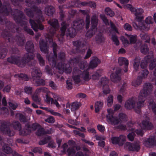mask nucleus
<instances>
[{
  "label": "nucleus",
  "mask_w": 156,
  "mask_h": 156,
  "mask_svg": "<svg viewBox=\"0 0 156 156\" xmlns=\"http://www.w3.org/2000/svg\"><path fill=\"white\" fill-rule=\"evenodd\" d=\"M25 49L28 53L25 55L23 58L19 56L12 55L7 58L8 62L16 64L19 67H24L27 63L34 58V46L33 42L31 41L27 42Z\"/></svg>",
  "instance_id": "20e7f679"
},
{
  "label": "nucleus",
  "mask_w": 156,
  "mask_h": 156,
  "mask_svg": "<svg viewBox=\"0 0 156 156\" xmlns=\"http://www.w3.org/2000/svg\"><path fill=\"white\" fill-rule=\"evenodd\" d=\"M142 80L141 77L138 76L136 79L133 80L132 82V85L136 87L140 85L142 83Z\"/></svg>",
  "instance_id": "37998d69"
},
{
  "label": "nucleus",
  "mask_w": 156,
  "mask_h": 156,
  "mask_svg": "<svg viewBox=\"0 0 156 156\" xmlns=\"http://www.w3.org/2000/svg\"><path fill=\"white\" fill-rule=\"evenodd\" d=\"M81 76L82 79L86 81H88L91 79L89 76V72L87 70L84 71L82 73H81Z\"/></svg>",
  "instance_id": "58836bf2"
},
{
  "label": "nucleus",
  "mask_w": 156,
  "mask_h": 156,
  "mask_svg": "<svg viewBox=\"0 0 156 156\" xmlns=\"http://www.w3.org/2000/svg\"><path fill=\"white\" fill-rule=\"evenodd\" d=\"M130 130L131 131V133L128 135L127 137L129 140L132 141L133 140L135 136V130L134 129L132 128Z\"/></svg>",
  "instance_id": "de8ad7c7"
},
{
  "label": "nucleus",
  "mask_w": 156,
  "mask_h": 156,
  "mask_svg": "<svg viewBox=\"0 0 156 156\" xmlns=\"http://www.w3.org/2000/svg\"><path fill=\"white\" fill-rule=\"evenodd\" d=\"M87 43V40L85 39H81L73 42V45L78 48L83 47Z\"/></svg>",
  "instance_id": "7c9ffc66"
},
{
  "label": "nucleus",
  "mask_w": 156,
  "mask_h": 156,
  "mask_svg": "<svg viewBox=\"0 0 156 156\" xmlns=\"http://www.w3.org/2000/svg\"><path fill=\"white\" fill-rule=\"evenodd\" d=\"M82 59L81 57H78L71 59L69 62V64L62 65V62L61 63H58L57 66H56V61L57 59V57L56 58L55 57V65L50 64L52 66L55 67L56 69H57L58 72L60 73H63L64 72H65L66 73H71L72 70V69L70 65L73 66H76L78 65L80 68V69H83L87 66V61H83L80 62L81 61Z\"/></svg>",
  "instance_id": "0eeeda50"
},
{
  "label": "nucleus",
  "mask_w": 156,
  "mask_h": 156,
  "mask_svg": "<svg viewBox=\"0 0 156 156\" xmlns=\"http://www.w3.org/2000/svg\"><path fill=\"white\" fill-rule=\"evenodd\" d=\"M120 39L122 41L123 44L124 46H126L129 44V42L128 40L124 37H121L120 38Z\"/></svg>",
  "instance_id": "680f3d73"
},
{
  "label": "nucleus",
  "mask_w": 156,
  "mask_h": 156,
  "mask_svg": "<svg viewBox=\"0 0 156 156\" xmlns=\"http://www.w3.org/2000/svg\"><path fill=\"white\" fill-rule=\"evenodd\" d=\"M90 16L87 15L86 18L85 25L86 29H88L89 27L90 23Z\"/></svg>",
  "instance_id": "052dcab7"
},
{
  "label": "nucleus",
  "mask_w": 156,
  "mask_h": 156,
  "mask_svg": "<svg viewBox=\"0 0 156 156\" xmlns=\"http://www.w3.org/2000/svg\"><path fill=\"white\" fill-rule=\"evenodd\" d=\"M81 71L77 68H74L73 69V79L76 83H80L81 81Z\"/></svg>",
  "instance_id": "dca6fc26"
},
{
  "label": "nucleus",
  "mask_w": 156,
  "mask_h": 156,
  "mask_svg": "<svg viewBox=\"0 0 156 156\" xmlns=\"http://www.w3.org/2000/svg\"><path fill=\"white\" fill-rule=\"evenodd\" d=\"M45 132L43 128H39L36 133V135L38 136H41L44 134Z\"/></svg>",
  "instance_id": "0e129e2a"
},
{
  "label": "nucleus",
  "mask_w": 156,
  "mask_h": 156,
  "mask_svg": "<svg viewBox=\"0 0 156 156\" xmlns=\"http://www.w3.org/2000/svg\"><path fill=\"white\" fill-rule=\"evenodd\" d=\"M45 70L46 73L49 75L50 76L53 75L52 69L48 66H46Z\"/></svg>",
  "instance_id": "69168bd1"
},
{
  "label": "nucleus",
  "mask_w": 156,
  "mask_h": 156,
  "mask_svg": "<svg viewBox=\"0 0 156 156\" xmlns=\"http://www.w3.org/2000/svg\"><path fill=\"white\" fill-rule=\"evenodd\" d=\"M125 148L130 151H138L140 149V147L139 142L132 144L129 142H126L124 145Z\"/></svg>",
  "instance_id": "f3484780"
},
{
  "label": "nucleus",
  "mask_w": 156,
  "mask_h": 156,
  "mask_svg": "<svg viewBox=\"0 0 156 156\" xmlns=\"http://www.w3.org/2000/svg\"><path fill=\"white\" fill-rule=\"evenodd\" d=\"M14 77H18L22 79L23 80L26 81L28 79V78L27 76L23 74L15 75H14Z\"/></svg>",
  "instance_id": "5fc2aeb1"
},
{
  "label": "nucleus",
  "mask_w": 156,
  "mask_h": 156,
  "mask_svg": "<svg viewBox=\"0 0 156 156\" xmlns=\"http://www.w3.org/2000/svg\"><path fill=\"white\" fill-rule=\"evenodd\" d=\"M16 115L19 117V119L21 122H27V119L24 115L20 113L17 114Z\"/></svg>",
  "instance_id": "13d9d810"
},
{
  "label": "nucleus",
  "mask_w": 156,
  "mask_h": 156,
  "mask_svg": "<svg viewBox=\"0 0 156 156\" xmlns=\"http://www.w3.org/2000/svg\"><path fill=\"white\" fill-rule=\"evenodd\" d=\"M149 73V72L147 69L144 70L140 73L141 76H139L141 77L142 79L143 78H145L147 76Z\"/></svg>",
  "instance_id": "6e6d98bb"
},
{
  "label": "nucleus",
  "mask_w": 156,
  "mask_h": 156,
  "mask_svg": "<svg viewBox=\"0 0 156 156\" xmlns=\"http://www.w3.org/2000/svg\"><path fill=\"white\" fill-rule=\"evenodd\" d=\"M84 22L83 20H75L73 21V27L68 28L66 32L67 36L73 37L75 35L76 30H79L82 29L84 25Z\"/></svg>",
  "instance_id": "1a4fd4ad"
},
{
  "label": "nucleus",
  "mask_w": 156,
  "mask_h": 156,
  "mask_svg": "<svg viewBox=\"0 0 156 156\" xmlns=\"http://www.w3.org/2000/svg\"><path fill=\"white\" fill-rule=\"evenodd\" d=\"M103 105V103L101 101H97L95 104V111L96 112H98L102 109Z\"/></svg>",
  "instance_id": "79ce46f5"
},
{
  "label": "nucleus",
  "mask_w": 156,
  "mask_h": 156,
  "mask_svg": "<svg viewBox=\"0 0 156 156\" xmlns=\"http://www.w3.org/2000/svg\"><path fill=\"white\" fill-rule=\"evenodd\" d=\"M100 17L106 25H108L109 26H110L113 30L118 33V31L117 30L116 28L115 25L111 21H110V22H109L104 14H101L100 15Z\"/></svg>",
  "instance_id": "a878e982"
},
{
  "label": "nucleus",
  "mask_w": 156,
  "mask_h": 156,
  "mask_svg": "<svg viewBox=\"0 0 156 156\" xmlns=\"http://www.w3.org/2000/svg\"><path fill=\"white\" fill-rule=\"evenodd\" d=\"M48 23L52 27H50V29L48 28V31L49 34H47L45 37L48 41H49V43L53 48V53H51L50 55L47 57V58L49 64L51 65H55V57L56 58L57 57L56 50L57 45L55 42L53 41L52 38L54 37V35L59 28V25L58 20L55 19L49 20Z\"/></svg>",
  "instance_id": "39448f33"
},
{
  "label": "nucleus",
  "mask_w": 156,
  "mask_h": 156,
  "mask_svg": "<svg viewBox=\"0 0 156 156\" xmlns=\"http://www.w3.org/2000/svg\"><path fill=\"white\" fill-rule=\"evenodd\" d=\"M108 83V79L105 77H102L101 80V85L103 86V92L105 94L110 93V90L108 85L107 84Z\"/></svg>",
  "instance_id": "6ab92c4d"
},
{
  "label": "nucleus",
  "mask_w": 156,
  "mask_h": 156,
  "mask_svg": "<svg viewBox=\"0 0 156 156\" xmlns=\"http://www.w3.org/2000/svg\"><path fill=\"white\" fill-rule=\"evenodd\" d=\"M140 58L139 57H136L133 60V67L134 70L136 71L139 67Z\"/></svg>",
  "instance_id": "c9c22d12"
},
{
  "label": "nucleus",
  "mask_w": 156,
  "mask_h": 156,
  "mask_svg": "<svg viewBox=\"0 0 156 156\" xmlns=\"http://www.w3.org/2000/svg\"><path fill=\"white\" fill-rule=\"evenodd\" d=\"M39 44L41 51L44 53H47L48 47L47 46V42H44L43 40L41 39Z\"/></svg>",
  "instance_id": "473e14b6"
},
{
  "label": "nucleus",
  "mask_w": 156,
  "mask_h": 156,
  "mask_svg": "<svg viewBox=\"0 0 156 156\" xmlns=\"http://www.w3.org/2000/svg\"><path fill=\"white\" fill-rule=\"evenodd\" d=\"M2 150L7 154H10L12 152L13 156H21L15 151L12 152V149L7 144H5L2 147Z\"/></svg>",
  "instance_id": "c85d7f7f"
},
{
  "label": "nucleus",
  "mask_w": 156,
  "mask_h": 156,
  "mask_svg": "<svg viewBox=\"0 0 156 156\" xmlns=\"http://www.w3.org/2000/svg\"><path fill=\"white\" fill-rule=\"evenodd\" d=\"M83 2H81L79 0H76L70 3V6H69V7H80L81 6H83V5L82 4Z\"/></svg>",
  "instance_id": "ea45409f"
},
{
  "label": "nucleus",
  "mask_w": 156,
  "mask_h": 156,
  "mask_svg": "<svg viewBox=\"0 0 156 156\" xmlns=\"http://www.w3.org/2000/svg\"><path fill=\"white\" fill-rule=\"evenodd\" d=\"M62 27L61 28V34L57 36L58 40L60 42H63V36L65 35V31L66 29L68 28L69 25L65 22H63L61 24Z\"/></svg>",
  "instance_id": "4be33fe9"
},
{
  "label": "nucleus",
  "mask_w": 156,
  "mask_h": 156,
  "mask_svg": "<svg viewBox=\"0 0 156 156\" xmlns=\"http://www.w3.org/2000/svg\"><path fill=\"white\" fill-rule=\"evenodd\" d=\"M140 50L142 53L144 54H146L149 51V49L147 46L144 44L141 47Z\"/></svg>",
  "instance_id": "864d4df0"
},
{
  "label": "nucleus",
  "mask_w": 156,
  "mask_h": 156,
  "mask_svg": "<svg viewBox=\"0 0 156 156\" xmlns=\"http://www.w3.org/2000/svg\"><path fill=\"white\" fill-rule=\"evenodd\" d=\"M45 108V109L50 112V113L52 115H55V116H61V114H60L59 113H58V112H54V110H52V109H50L49 108Z\"/></svg>",
  "instance_id": "4d7b16f0"
},
{
  "label": "nucleus",
  "mask_w": 156,
  "mask_h": 156,
  "mask_svg": "<svg viewBox=\"0 0 156 156\" xmlns=\"http://www.w3.org/2000/svg\"><path fill=\"white\" fill-rule=\"evenodd\" d=\"M134 123L132 121L129 122L127 124V126H124L122 124H120L117 126L118 129H120L122 130H124L126 129H128L130 130L132 127L133 126V125L134 124Z\"/></svg>",
  "instance_id": "72a5a7b5"
},
{
  "label": "nucleus",
  "mask_w": 156,
  "mask_h": 156,
  "mask_svg": "<svg viewBox=\"0 0 156 156\" xmlns=\"http://www.w3.org/2000/svg\"><path fill=\"white\" fill-rule=\"evenodd\" d=\"M121 69L119 68H117L116 69L115 73H112L111 76V80L114 82H118L121 80L120 73Z\"/></svg>",
  "instance_id": "412c9836"
},
{
  "label": "nucleus",
  "mask_w": 156,
  "mask_h": 156,
  "mask_svg": "<svg viewBox=\"0 0 156 156\" xmlns=\"http://www.w3.org/2000/svg\"><path fill=\"white\" fill-rule=\"evenodd\" d=\"M5 37L6 36L8 37V40L9 42L11 41L14 42L15 41L19 45L22 46L24 43L25 41V38L23 37H18L17 36L15 38L16 39H13V37L12 34H11L10 32L7 31L5 34Z\"/></svg>",
  "instance_id": "4468645a"
},
{
  "label": "nucleus",
  "mask_w": 156,
  "mask_h": 156,
  "mask_svg": "<svg viewBox=\"0 0 156 156\" xmlns=\"http://www.w3.org/2000/svg\"><path fill=\"white\" fill-rule=\"evenodd\" d=\"M13 13L10 9V6L8 3H5L3 5H2L1 4L0 1V13H2L5 15L10 14L12 15L16 23H18L21 26L23 27L24 30L28 33L33 35V31L26 26L27 22L26 20H24V15L23 12L18 10L16 9L14 13Z\"/></svg>",
  "instance_id": "7ed1b4c3"
},
{
  "label": "nucleus",
  "mask_w": 156,
  "mask_h": 156,
  "mask_svg": "<svg viewBox=\"0 0 156 156\" xmlns=\"http://www.w3.org/2000/svg\"><path fill=\"white\" fill-rule=\"evenodd\" d=\"M32 98L34 101L37 103H40L41 101L40 98L38 97V95L34 93L32 96Z\"/></svg>",
  "instance_id": "bf43d9fd"
},
{
  "label": "nucleus",
  "mask_w": 156,
  "mask_h": 156,
  "mask_svg": "<svg viewBox=\"0 0 156 156\" xmlns=\"http://www.w3.org/2000/svg\"><path fill=\"white\" fill-rule=\"evenodd\" d=\"M107 111L108 115L106 116L107 121L112 125H117L119 122H125L127 120V118L125 114L122 113L119 114V120L116 117L113 116L114 112L113 110L110 108L107 109Z\"/></svg>",
  "instance_id": "6e6552de"
},
{
  "label": "nucleus",
  "mask_w": 156,
  "mask_h": 156,
  "mask_svg": "<svg viewBox=\"0 0 156 156\" xmlns=\"http://www.w3.org/2000/svg\"><path fill=\"white\" fill-rule=\"evenodd\" d=\"M105 13L107 15L109 16L110 17H112L114 15L113 12L109 7L106 8L105 9Z\"/></svg>",
  "instance_id": "3c124183"
},
{
  "label": "nucleus",
  "mask_w": 156,
  "mask_h": 156,
  "mask_svg": "<svg viewBox=\"0 0 156 156\" xmlns=\"http://www.w3.org/2000/svg\"><path fill=\"white\" fill-rule=\"evenodd\" d=\"M100 62V60L97 57H92L88 66V68L92 69L96 67Z\"/></svg>",
  "instance_id": "bb28decb"
},
{
  "label": "nucleus",
  "mask_w": 156,
  "mask_h": 156,
  "mask_svg": "<svg viewBox=\"0 0 156 156\" xmlns=\"http://www.w3.org/2000/svg\"><path fill=\"white\" fill-rule=\"evenodd\" d=\"M39 125L37 123H34L32 125L28 124H27L25 126V131L26 133H28L27 135L30 134L32 131L36 129L39 127Z\"/></svg>",
  "instance_id": "cd10ccee"
},
{
  "label": "nucleus",
  "mask_w": 156,
  "mask_h": 156,
  "mask_svg": "<svg viewBox=\"0 0 156 156\" xmlns=\"http://www.w3.org/2000/svg\"><path fill=\"white\" fill-rule=\"evenodd\" d=\"M81 105V104L80 102H74L72 103L70 108L71 111H75L78 109Z\"/></svg>",
  "instance_id": "e433bc0d"
},
{
  "label": "nucleus",
  "mask_w": 156,
  "mask_h": 156,
  "mask_svg": "<svg viewBox=\"0 0 156 156\" xmlns=\"http://www.w3.org/2000/svg\"><path fill=\"white\" fill-rule=\"evenodd\" d=\"M7 50L5 49L2 50L1 51H0V58H4L6 54Z\"/></svg>",
  "instance_id": "774afa93"
},
{
  "label": "nucleus",
  "mask_w": 156,
  "mask_h": 156,
  "mask_svg": "<svg viewBox=\"0 0 156 156\" xmlns=\"http://www.w3.org/2000/svg\"><path fill=\"white\" fill-rule=\"evenodd\" d=\"M125 35L128 38L129 40V44H133L135 43L137 40V36L132 35H128L125 34Z\"/></svg>",
  "instance_id": "a19ab883"
},
{
  "label": "nucleus",
  "mask_w": 156,
  "mask_h": 156,
  "mask_svg": "<svg viewBox=\"0 0 156 156\" xmlns=\"http://www.w3.org/2000/svg\"><path fill=\"white\" fill-rule=\"evenodd\" d=\"M50 138V137L49 136L46 137L44 140H41L39 142V144L40 145H43L46 144L48 142V140H49Z\"/></svg>",
  "instance_id": "338daca9"
},
{
  "label": "nucleus",
  "mask_w": 156,
  "mask_h": 156,
  "mask_svg": "<svg viewBox=\"0 0 156 156\" xmlns=\"http://www.w3.org/2000/svg\"><path fill=\"white\" fill-rule=\"evenodd\" d=\"M152 85L149 83H144L143 89L141 90L138 97V102H136V98H132L127 100L125 103V107L128 109L133 108L137 113L141 112V108L144 106V101L146 98L151 93Z\"/></svg>",
  "instance_id": "f03ea898"
},
{
  "label": "nucleus",
  "mask_w": 156,
  "mask_h": 156,
  "mask_svg": "<svg viewBox=\"0 0 156 156\" xmlns=\"http://www.w3.org/2000/svg\"><path fill=\"white\" fill-rule=\"evenodd\" d=\"M140 36L143 40H145V42L148 43L149 42L150 38L148 34L143 33L140 34Z\"/></svg>",
  "instance_id": "49530a36"
},
{
  "label": "nucleus",
  "mask_w": 156,
  "mask_h": 156,
  "mask_svg": "<svg viewBox=\"0 0 156 156\" xmlns=\"http://www.w3.org/2000/svg\"><path fill=\"white\" fill-rule=\"evenodd\" d=\"M143 144L147 147H152L156 145V140L154 136H150L149 138L144 140Z\"/></svg>",
  "instance_id": "a211bd4d"
},
{
  "label": "nucleus",
  "mask_w": 156,
  "mask_h": 156,
  "mask_svg": "<svg viewBox=\"0 0 156 156\" xmlns=\"http://www.w3.org/2000/svg\"><path fill=\"white\" fill-rule=\"evenodd\" d=\"M48 91V89L45 87H42L37 88L34 93L38 95L41 92L47 93Z\"/></svg>",
  "instance_id": "a18cd8bd"
},
{
  "label": "nucleus",
  "mask_w": 156,
  "mask_h": 156,
  "mask_svg": "<svg viewBox=\"0 0 156 156\" xmlns=\"http://www.w3.org/2000/svg\"><path fill=\"white\" fill-rule=\"evenodd\" d=\"M149 118L147 117L145 120H143L141 124H140L141 129L144 130L151 129L153 127V125L149 121Z\"/></svg>",
  "instance_id": "393cba45"
},
{
  "label": "nucleus",
  "mask_w": 156,
  "mask_h": 156,
  "mask_svg": "<svg viewBox=\"0 0 156 156\" xmlns=\"http://www.w3.org/2000/svg\"><path fill=\"white\" fill-rule=\"evenodd\" d=\"M153 55L152 51L150 52V55L145 57L142 60L140 66L143 69L145 68L148 63L150 62L151 63L150 64L149 69L152 70L154 69V77L152 79V81L155 82L156 85V59H153ZM154 95L156 96V89L154 92ZM148 107L150 110H151L154 114L156 115V104L154 102L153 100L149 98L148 99Z\"/></svg>",
  "instance_id": "423d86ee"
},
{
  "label": "nucleus",
  "mask_w": 156,
  "mask_h": 156,
  "mask_svg": "<svg viewBox=\"0 0 156 156\" xmlns=\"http://www.w3.org/2000/svg\"><path fill=\"white\" fill-rule=\"evenodd\" d=\"M48 0H34L32 2L30 0H26V5L30 8V9L26 8L24 11L27 16L30 17H35L36 19L33 20L30 19V23L31 27L35 31H37L38 29L43 30L44 26L41 23L44 21V19L42 15L41 9L35 6L34 2L35 1L36 3H44L47 2Z\"/></svg>",
  "instance_id": "f257e3e1"
},
{
  "label": "nucleus",
  "mask_w": 156,
  "mask_h": 156,
  "mask_svg": "<svg viewBox=\"0 0 156 156\" xmlns=\"http://www.w3.org/2000/svg\"><path fill=\"white\" fill-rule=\"evenodd\" d=\"M14 129L19 131V134L22 136H26L28 133H26L25 129L23 130L21 129V126L20 123L18 121H14L12 124Z\"/></svg>",
  "instance_id": "aec40b11"
},
{
  "label": "nucleus",
  "mask_w": 156,
  "mask_h": 156,
  "mask_svg": "<svg viewBox=\"0 0 156 156\" xmlns=\"http://www.w3.org/2000/svg\"><path fill=\"white\" fill-rule=\"evenodd\" d=\"M55 11V8L51 5H46L44 8L45 13L49 16H52Z\"/></svg>",
  "instance_id": "c756f323"
},
{
  "label": "nucleus",
  "mask_w": 156,
  "mask_h": 156,
  "mask_svg": "<svg viewBox=\"0 0 156 156\" xmlns=\"http://www.w3.org/2000/svg\"><path fill=\"white\" fill-rule=\"evenodd\" d=\"M58 7L61 13L60 17L61 19V20H62V19L64 17V14L63 13V11L64 9L66 7L65 6V5H60Z\"/></svg>",
  "instance_id": "e2e57ef3"
},
{
  "label": "nucleus",
  "mask_w": 156,
  "mask_h": 156,
  "mask_svg": "<svg viewBox=\"0 0 156 156\" xmlns=\"http://www.w3.org/2000/svg\"><path fill=\"white\" fill-rule=\"evenodd\" d=\"M98 19V17L96 15L93 16L91 17V27L87 32L86 36L88 38H90L94 35L97 30Z\"/></svg>",
  "instance_id": "f8f14e48"
},
{
  "label": "nucleus",
  "mask_w": 156,
  "mask_h": 156,
  "mask_svg": "<svg viewBox=\"0 0 156 156\" xmlns=\"http://www.w3.org/2000/svg\"><path fill=\"white\" fill-rule=\"evenodd\" d=\"M112 143L114 144H118L119 146H122L126 140V136L121 135L119 136H112L111 139Z\"/></svg>",
  "instance_id": "2eb2a0df"
},
{
  "label": "nucleus",
  "mask_w": 156,
  "mask_h": 156,
  "mask_svg": "<svg viewBox=\"0 0 156 156\" xmlns=\"http://www.w3.org/2000/svg\"><path fill=\"white\" fill-rule=\"evenodd\" d=\"M37 57L40 66H42L44 65V61L39 54H37Z\"/></svg>",
  "instance_id": "603ef678"
},
{
  "label": "nucleus",
  "mask_w": 156,
  "mask_h": 156,
  "mask_svg": "<svg viewBox=\"0 0 156 156\" xmlns=\"http://www.w3.org/2000/svg\"><path fill=\"white\" fill-rule=\"evenodd\" d=\"M113 96L112 95H110L108 96L107 99V105L108 106L111 107L113 103Z\"/></svg>",
  "instance_id": "09e8293b"
},
{
  "label": "nucleus",
  "mask_w": 156,
  "mask_h": 156,
  "mask_svg": "<svg viewBox=\"0 0 156 156\" xmlns=\"http://www.w3.org/2000/svg\"><path fill=\"white\" fill-rule=\"evenodd\" d=\"M69 156H89L86 153L84 154L81 151H78L75 153V150L74 148H69L67 150Z\"/></svg>",
  "instance_id": "b1692460"
},
{
  "label": "nucleus",
  "mask_w": 156,
  "mask_h": 156,
  "mask_svg": "<svg viewBox=\"0 0 156 156\" xmlns=\"http://www.w3.org/2000/svg\"><path fill=\"white\" fill-rule=\"evenodd\" d=\"M10 123L4 121H0V131H2L3 133L6 134L9 136H12L14 135V132L11 131L9 129Z\"/></svg>",
  "instance_id": "ddd939ff"
},
{
  "label": "nucleus",
  "mask_w": 156,
  "mask_h": 156,
  "mask_svg": "<svg viewBox=\"0 0 156 156\" xmlns=\"http://www.w3.org/2000/svg\"><path fill=\"white\" fill-rule=\"evenodd\" d=\"M24 91L25 93L29 94L31 95L33 91V88L30 86H25L24 87Z\"/></svg>",
  "instance_id": "8fccbe9b"
},
{
  "label": "nucleus",
  "mask_w": 156,
  "mask_h": 156,
  "mask_svg": "<svg viewBox=\"0 0 156 156\" xmlns=\"http://www.w3.org/2000/svg\"><path fill=\"white\" fill-rule=\"evenodd\" d=\"M41 75V70L38 68L33 69L32 72L33 81L37 84V86H43L45 84L44 80L40 78Z\"/></svg>",
  "instance_id": "9b49d317"
},
{
  "label": "nucleus",
  "mask_w": 156,
  "mask_h": 156,
  "mask_svg": "<svg viewBox=\"0 0 156 156\" xmlns=\"http://www.w3.org/2000/svg\"><path fill=\"white\" fill-rule=\"evenodd\" d=\"M45 101L47 103L50 104L51 103L52 104H54L55 105L57 108H59L60 107L59 104L57 102V101L54 100L52 98H51L47 95H46Z\"/></svg>",
  "instance_id": "f704fd0d"
},
{
  "label": "nucleus",
  "mask_w": 156,
  "mask_h": 156,
  "mask_svg": "<svg viewBox=\"0 0 156 156\" xmlns=\"http://www.w3.org/2000/svg\"><path fill=\"white\" fill-rule=\"evenodd\" d=\"M131 11L134 13L136 18L137 20L138 23L143 18V16H142L143 11L142 9H131Z\"/></svg>",
  "instance_id": "5701e85b"
},
{
  "label": "nucleus",
  "mask_w": 156,
  "mask_h": 156,
  "mask_svg": "<svg viewBox=\"0 0 156 156\" xmlns=\"http://www.w3.org/2000/svg\"><path fill=\"white\" fill-rule=\"evenodd\" d=\"M82 4L83 5V6H89L93 8H95L96 6V4L93 2H83Z\"/></svg>",
  "instance_id": "c03bdc74"
},
{
  "label": "nucleus",
  "mask_w": 156,
  "mask_h": 156,
  "mask_svg": "<svg viewBox=\"0 0 156 156\" xmlns=\"http://www.w3.org/2000/svg\"><path fill=\"white\" fill-rule=\"evenodd\" d=\"M118 61L120 65H125V69L124 71L125 72H126L127 71L128 66L129 64L128 60L126 58L120 57L119 58Z\"/></svg>",
  "instance_id": "2f4dec72"
},
{
  "label": "nucleus",
  "mask_w": 156,
  "mask_h": 156,
  "mask_svg": "<svg viewBox=\"0 0 156 156\" xmlns=\"http://www.w3.org/2000/svg\"><path fill=\"white\" fill-rule=\"evenodd\" d=\"M153 22V20L151 17L149 16L147 17L145 22H143L140 21L138 23V25L136 23H134V27L137 29H140L142 31H148L150 29V24L152 23Z\"/></svg>",
  "instance_id": "9d476101"
},
{
  "label": "nucleus",
  "mask_w": 156,
  "mask_h": 156,
  "mask_svg": "<svg viewBox=\"0 0 156 156\" xmlns=\"http://www.w3.org/2000/svg\"><path fill=\"white\" fill-rule=\"evenodd\" d=\"M95 39L97 42L99 44L103 43L105 40L104 37L101 33L98 34L96 35Z\"/></svg>",
  "instance_id": "4c0bfd02"
}]
</instances>
